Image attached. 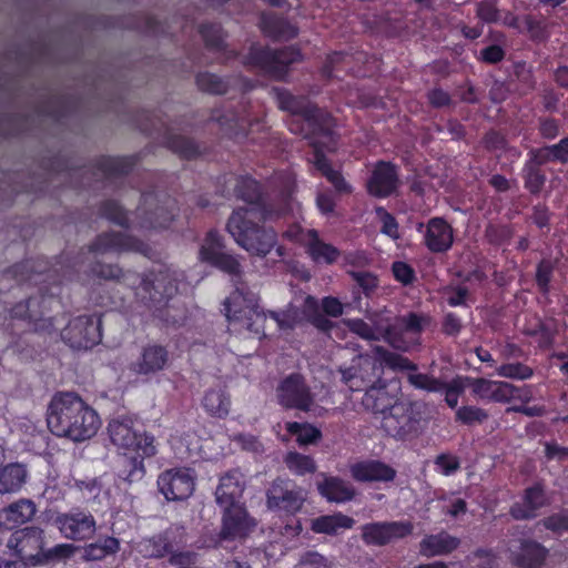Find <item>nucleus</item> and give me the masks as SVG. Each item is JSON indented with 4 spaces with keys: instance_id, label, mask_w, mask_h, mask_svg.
Here are the masks:
<instances>
[{
    "instance_id": "0e129e2a",
    "label": "nucleus",
    "mask_w": 568,
    "mask_h": 568,
    "mask_svg": "<svg viewBox=\"0 0 568 568\" xmlns=\"http://www.w3.org/2000/svg\"><path fill=\"white\" fill-rule=\"evenodd\" d=\"M170 146L185 158H191L195 154V148L193 143L181 136L173 139L170 142Z\"/></svg>"
},
{
    "instance_id": "e433bc0d",
    "label": "nucleus",
    "mask_w": 568,
    "mask_h": 568,
    "mask_svg": "<svg viewBox=\"0 0 568 568\" xmlns=\"http://www.w3.org/2000/svg\"><path fill=\"white\" fill-rule=\"evenodd\" d=\"M397 403L389 396L384 386H372L363 397V405L374 414L382 416L389 410V407Z\"/></svg>"
},
{
    "instance_id": "79ce46f5",
    "label": "nucleus",
    "mask_w": 568,
    "mask_h": 568,
    "mask_svg": "<svg viewBox=\"0 0 568 568\" xmlns=\"http://www.w3.org/2000/svg\"><path fill=\"white\" fill-rule=\"evenodd\" d=\"M304 314L294 305H288L282 312H270V321L274 322L282 332H290L300 325Z\"/></svg>"
},
{
    "instance_id": "b1692460",
    "label": "nucleus",
    "mask_w": 568,
    "mask_h": 568,
    "mask_svg": "<svg viewBox=\"0 0 568 568\" xmlns=\"http://www.w3.org/2000/svg\"><path fill=\"white\" fill-rule=\"evenodd\" d=\"M169 361L168 351L161 345H148L140 356L130 364V371L138 375H150L162 371Z\"/></svg>"
},
{
    "instance_id": "69168bd1",
    "label": "nucleus",
    "mask_w": 568,
    "mask_h": 568,
    "mask_svg": "<svg viewBox=\"0 0 568 568\" xmlns=\"http://www.w3.org/2000/svg\"><path fill=\"white\" fill-rule=\"evenodd\" d=\"M393 273L397 281L403 284H409L413 281V270L404 262H395L393 264Z\"/></svg>"
},
{
    "instance_id": "cd10ccee",
    "label": "nucleus",
    "mask_w": 568,
    "mask_h": 568,
    "mask_svg": "<svg viewBox=\"0 0 568 568\" xmlns=\"http://www.w3.org/2000/svg\"><path fill=\"white\" fill-rule=\"evenodd\" d=\"M453 230L450 225L440 217L428 221L425 234V244L432 252H445L453 244Z\"/></svg>"
},
{
    "instance_id": "a878e982",
    "label": "nucleus",
    "mask_w": 568,
    "mask_h": 568,
    "mask_svg": "<svg viewBox=\"0 0 568 568\" xmlns=\"http://www.w3.org/2000/svg\"><path fill=\"white\" fill-rule=\"evenodd\" d=\"M349 471L355 480L362 483L392 481L396 476L394 468L375 459L354 463Z\"/></svg>"
},
{
    "instance_id": "393cba45",
    "label": "nucleus",
    "mask_w": 568,
    "mask_h": 568,
    "mask_svg": "<svg viewBox=\"0 0 568 568\" xmlns=\"http://www.w3.org/2000/svg\"><path fill=\"white\" fill-rule=\"evenodd\" d=\"M36 504L31 499H19L0 510V530L18 528L34 517Z\"/></svg>"
},
{
    "instance_id": "8fccbe9b",
    "label": "nucleus",
    "mask_w": 568,
    "mask_h": 568,
    "mask_svg": "<svg viewBox=\"0 0 568 568\" xmlns=\"http://www.w3.org/2000/svg\"><path fill=\"white\" fill-rule=\"evenodd\" d=\"M469 387L468 377H457L448 385L444 384L445 400L449 407L454 408L458 404L459 395Z\"/></svg>"
},
{
    "instance_id": "4be33fe9",
    "label": "nucleus",
    "mask_w": 568,
    "mask_h": 568,
    "mask_svg": "<svg viewBox=\"0 0 568 568\" xmlns=\"http://www.w3.org/2000/svg\"><path fill=\"white\" fill-rule=\"evenodd\" d=\"M55 301L52 297L34 296L29 298L26 303L16 305L11 313L13 317L29 318L36 322V329L48 331L52 325L51 318H43L44 310H47Z\"/></svg>"
},
{
    "instance_id": "ea45409f",
    "label": "nucleus",
    "mask_w": 568,
    "mask_h": 568,
    "mask_svg": "<svg viewBox=\"0 0 568 568\" xmlns=\"http://www.w3.org/2000/svg\"><path fill=\"white\" fill-rule=\"evenodd\" d=\"M262 30L275 39H291L297 31L294 26L282 18L275 16H263L261 21Z\"/></svg>"
},
{
    "instance_id": "58836bf2",
    "label": "nucleus",
    "mask_w": 568,
    "mask_h": 568,
    "mask_svg": "<svg viewBox=\"0 0 568 568\" xmlns=\"http://www.w3.org/2000/svg\"><path fill=\"white\" fill-rule=\"evenodd\" d=\"M314 164L318 171L334 185L337 192L349 194L353 189L348 182L342 176V174L332 169L326 158L318 151L314 155Z\"/></svg>"
},
{
    "instance_id": "49530a36",
    "label": "nucleus",
    "mask_w": 568,
    "mask_h": 568,
    "mask_svg": "<svg viewBox=\"0 0 568 568\" xmlns=\"http://www.w3.org/2000/svg\"><path fill=\"white\" fill-rule=\"evenodd\" d=\"M376 351L379 354L382 363H384L389 368L395 371H416V365L413 364L408 358L381 347H376Z\"/></svg>"
},
{
    "instance_id": "2f4dec72",
    "label": "nucleus",
    "mask_w": 568,
    "mask_h": 568,
    "mask_svg": "<svg viewBox=\"0 0 568 568\" xmlns=\"http://www.w3.org/2000/svg\"><path fill=\"white\" fill-rule=\"evenodd\" d=\"M355 520L342 513L324 515L312 519L311 529L316 534L336 535L342 530L351 529Z\"/></svg>"
},
{
    "instance_id": "9d476101",
    "label": "nucleus",
    "mask_w": 568,
    "mask_h": 568,
    "mask_svg": "<svg viewBox=\"0 0 568 568\" xmlns=\"http://www.w3.org/2000/svg\"><path fill=\"white\" fill-rule=\"evenodd\" d=\"M276 396L278 403L285 408L308 412L314 404V396L310 387L298 374H292L284 378L277 386Z\"/></svg>"
},
{
    "instance_id": "4468645a",
    "label": "nucleus",
    "mask_w": 568,
    "mask_h": 568,
    "mask_svg": "<svg viewBox=\"0 0 568 568\" xmlns=\"http://www.w3.org/2000/svg\"><path fill=\"white\" fill-rule=\"evenodd\" d=\"M428 323L427 316L413 312L397 317L393 324L386 322V342L397 349L406 351L409 344L404 336L419 335Z\"/></svg>"
},
{
    "instance_id": "5701e85b",
    "label": "nucleus",
    "mask_w": 568,
    "mask_h": 568,
    "mask_svg": "<svg viewBox=\"0 0 568 568\" xmlns=\"http://www.w3.org/2000/svg\"><path fill=\"white\" fill-rule=\"evenodd\" d=\"M244 490V480L241 473L234 470L221 477L215 490V501L223 509L241 505L240 498Z\"/></svg>"
},
{
    "instance_id": "a18cd8bd",
    "label": "nucleus",
    "mask_w": 568,
    "mask_h": 568,
    "mask_svg": "<svg viewBox=\"0 0 568 568\" xmlns=\"http://www.w3.org/2000/svg\"><path fill=\"white\" fill-rule=\"evenodd\" d=\"M286 430L296 436V440L300 445H310L316 443L322 434L321 430L310 424H301L296 422H290L286 424Z\"/></svg>"
},
{
    "instance_id": "6ab92c4d",
    "label": "nucleus",
    "mask_w": 568,
    "mask_h": 568,
    "mask_svg": "<svg viewBox=\"0 0 568 568\" xmlns=\"http://www.w3.org/2000/svg\"><path fill=\"white\" fill-rule=\"evenodd\" d=\"M398 183L396 168L389 162L381 161L372 170L366 185L371 195L386 197L396 191Z\"/></svg>"
},
{
    "instance_id": "412c9836",
    "label": "nucleus",
    "mask_w": 568,
    "mask_h": 568,
    "mask_svg": "<svg viewBox=\"0 0 568 568\" xmlns=\"http://www.w3.org/2000/svg\"><path fill=\"white\" fill-rule=\"evenodd\" d=\"M8 546L24 559H36L42 551L43 531L37 527L18 530L10 537Z\"/></svg>"
},
{
    "instance_id": "4c0bfd02",
    "label": "nucleus",
    "mask_w": 568,
    "mask_h": 568,
    "mask_svg": "<svg viewBox=\"0 0 568 568\" xmlns=\"http://www.w3.org/2000/svg\"><path fill=\"white\" fill-rule=\"evenodd\" d=\"M308 234L307 252L311 257L317 263L331 264L335 262L339 255L338 251L334 246L322 242L314 231H308Z\"/></svg>"
},
{
    "instance_id": "0eeeda50",
    "label": "nucleus",
    "mask_w": 568,
    "mask_h": 568,
    "mask_svg": "<svg viewBox=\"0 0 568 568\" xmlns=\"http://www.w3.org/2000/svg\"><path fill=\"white\" fill-rule=\"evenodd\" d=\"M301 59V53L294 48L280 51L253 48L248 57L250 63L261 67L275 79H282L287 71V67Z\"/></svg>"
},
{
    "instance_id": "9b49d317",
    "label": "nucleus",
    "mask_w": 568,
    "mask_h": 568,
    "mask_svg": "<svg viewBox=\"0 0 568 568\" xmlns=\"http://www.w3.org/2000/svg\"><path fill=\"white\" fill-rule=\"evenodd\" d=\"M61 337L72 348H90L101 339L99 323L91 316H79L69 322Z\"/></svg>"
},
{
    "instance_id": "ddd939ff",
    "label": "nucleus",
    "mask_w": 568,
    "mask_h": 568,
    "mask_svg": "<svg viewBox=\"0 0 568 568\" xmlns=\"http://www.w3.org/2000/svg\"><path fill=\"white\" fill-rule=\"evenodd\" d=\"M54 525L68 539L84 540L91 538L97 529L94 517L84 510H71L59 514L54 518Z\"/></svg>"
},
{
    "instance_id": "7ed1b4c3",
    "label": "nucleus",
    "mask_w": 568,
    "mask_h": 568,
    "mask_svg": "<svg viewBox=\"0 0 568 568\" xmlns=\"http://www.w3.org/2000/svg\"><path fill=\"white\" fill-rule=\"evenodd\" d=\"M111 442L120 449L132 453L131 469L125 479L130 483L139 481L145 474L144 458L156 454L154 437L146 434L129 417L113 418L108 426Z\"/></svg>"
},
{
    "instance_id": "6e6552de",
    "label": "nucleus",
    "mask_w": 568,
    "mask_h": 568,
    "mask_svg": "<svg viewBox=\"0 0 568 568\" xmlns=\"http://www.w3.org/2000/svg\"><path fill=\"white\" fill-rule=\"evenodd\" d=\"M195 473L185 467L172 468L158 477V487L168 500H184L195 489Z\"/></svg>"
},
{
    "instance_id": "e2e57ef3",
    "label": "nucleus",
    "mask_w": 568,
    "mask_h": 568,
    "mask_svg": "<svg viewBox=\"0 0 568 568\" xmlns=\"http://www.w3.org/2000/svg\"><path fill=\"white\" fill-rule=\"evenodd\" d=\"M436 465L443 475L448 476L459 468V462L456 457L440 455L436 458Z\"/></svg>"
},
{
    "instance_id": "338daca9",
    "label": "nucleus",
    "mask_w": 568,
    "mask_h": 568,
    "mask_svg": "<svg viewBox=\"0 0 568 568\" xmlns=\"http://www.w3.org/2000/svg\"><path fill=\"white\" fill-rule=\"evenodd\" d=\"M352 276L365 293L373 291L377 286V278L371 273L354 272Z\"/></svg>"
},
{
    "instance_id": "4d7b16f0",
    "label": "nucleus",
    "mask_w": 568,
    "mask_h": 568,
    "mask_svg": "<svg viewBox=\"0 0 568 568\" xmlns=\"http://www.w3.org/2000/svg\"><path fill=\"white\" fill-rule=\"evenodd\" d=\"M302 568H334V562L317 551H307L300 559Z\"/></svg>"
},
{
    "instance_id": "7c9ffc66",
    "label": "nucleus",
    "mask_w": 568,
    "mask_h": 568,
    "mask_svg": "<svg viewBox=\"0 0 568 568\" xmlns=\"http://www.w3.org/2000/svg\"><path fill=\"white\" fill-rule=\"evenodd\" d=\"M317 488L323 497L334 503L348 501L355 495L353 486L338 477H325Z\"/></svg>"
},
{
    "instance_id": "423d86ee",
    "label": "nucleus",
    "mask_w": 568,
    "mask_h": 568,
    "mask_svg": "<svg viewBox=\"0 0 568 568\" xmlns=\"http://www.w3.org/2000/svg\"><path fill=\"white\" fill-rule=\"evenodd\" d=\"M306 498L307 493L302 487L290 480L276 479L266 493V505L271 510L294 515L302 509Z\"/></svg>"
},
{
    "instance_id": "39448f33",
    "label": "nucleus",
    "mask_w": 568,
    "mask_h": 568,
    "mask_svg": "<svg viewBox=\"0 0 568 568\" xmlns=\"http://www.w3.org/2000/svg\"><path fill=\"white\" fill-rule=\"evenodd\" d=\"M225 316L230 326L236 331H247L253 334H264L267 315L258 310L253 296L247 297L236 290L224 303Z\"/></svg>"
},
{
    "instance_id": "f704fd0d",
    "label": "nucleus",
    "mask_w": 568,
    "mask_h": 568,
    "mask_svg": "<svg viewBox=\"0 0 568 568\" xmlns=\"http://www.w3.org/2000/svg\"><path fill=\"white\" fill-rule=\"evenodd\" d=\"M546 557V549L539 544L524 541L520 545V552L513 554V560L523 568H538Z\"/></svg>"
},
{
    "instance_id": "37998d69",
    "label": "nucleus",
    "mask_w": 568,
    "mask_h": 568,
    "mask_svg": "<svg viewBox=\"0 0 568 568\" xmlns=\"http://www.w3.org/2000/svg\"><path fill=\"white\" fill-rule=\"evenodd\" d=\"M286 468L295 476H305L316 471V463L311 456L297 452H288L284 456Z\"/></svg>"
},
{
    "instance_id": "052dcab7",
    "label": "nucleus",
    "mask_w": 568,
    "mask_h": 568,
    "mask_svg": "<svg viewBox=\"0 0 568 568\" xmlns=\"http://www.w3.org/2000/svg\"><path fill=\"white\" fill-rule=\"evenodd\" d=\"M103 215L110 221L124 226L126 225V216L116 202L109 201L103 205Z\"/></svg>"
},
{
    "instance_id": "774afa93",
    "label": "nucleus",
    "mask_w": 568,
    "mask_h": 568,
    "mask_svg": "<svg viewBox=\"0 0 568 568\" xmlns=\"http://www.w3.org/2000/svg\"><path fill=\"white\" fill-rule=\"evenodd\" d=\"M555 161L568 162V138L560 140L557 144L550 145Z\"/></svg>"
},
{
    "instance_id": "09e8293b",
    "label": "nucleus",
    "mask_w": 568,
    "mask_h": 568,
    "mask_svg": "<svg viewBox=\"0 0 568 568\" xmlns=\"http://www.w3.org/2000/svg\"><path fill=\"white\" fill-rule=\"evenodd\" d=\"M487 418L488 414L479 407L463 406L456 410V420L466 425L481 424Z\"/></svg>"
},
{
    "instance_id": "5fc2aeb1",
    "label": "nucleus",
    "mask_w": 568,
    "mask_h": 568,
    "mask_svg": "<svg viewBox=\"0 0 568 568\" xmlns=\"http://www.w3.org/2000/svg\"><path fill=\"white\" fill-rule=\"evenodd\" d=\"M201 34L207 47L217 50L224 48L223 32L219 26L204 24L201 27Z\"/></svg>"
},
{
    "instance_id": "6e6d98bb",
    "label": "nucleus",
    "mask_w": 568,
    "mask_h": 568,
    "mask_svg": "<svg viewBox=\"0 0 568 568\" xmlns=\"http://www.w3.org/2000/svg\"><path fill=\"white\" fill-rule=\"evenodd\" d=\"M375 213L382 223V233L388 235L392 239H398V224L384 207L378 206L375 209Z\"/></svg>"
},
{
    "instance_id": "f257e3e1",
    "label": "nucleus",
    "mask_w": 568,
    "mask_h": 568,
    "mask_svg": "<svg viewBox=\"0 0 568 568\" xmlns=\"http://www.w3.org/2000/svg\"><path fill=\"white\" fill-rule=\"evenodd\" d=\"M237 194L248 203L233 212L226 224L227 232L239 246L254 256H266L276 245L274 230L261 226L260 223L271 217L264 205L256 203L260 199L258 185L254 180H245L237 189Z\"/></svg>"
},
{
    "instance_id": "c9c22d12",
    "label": "nucleus",
    "mask_w": 568,
    "mask_h": 568,
    "mask_svg": "<svg viewBox=\"0 0 568 568\" xmlns=\"http://www.w3.org/2000/svg\"><path fill=\"white\" fill-rule=\"evenodd\" d=\"M278 106L282 110L294 114H301L307 120H314L318 116V110L312 106L306 100L292 95L288 92L277 94Z\"/></svg>"
},
{
    "instance_id": "aec40b11",
    "label": "nucleus",
    "mask_w": 568,
    "mask_h": 568,
    "mask_svg": "<svg viewBox=\"0 0 568 568\" xmlns=\"http://www.w3.org/2000/svg\"><path fill=\"white\" fill-rule=\"evenodd\" d=\"M375 369V362L371 357L359 355L353 359L349 367H341L339 374L351 390H361L376 376Z\"/></svg>"
},
{
    "instance_id": "de8ad7c7",
    "label": "nucleus",
    "mask_w": 568,
    "mask_h": 568,
    "mask_svg": "<svg viewBox=\"0 0 568 568\" xmlns=\"http://www.w3.org/2000/svg\"><path fill=\"white\" fill-rule=\"evenodd\" d=\"M196 83L202 91L215 94H222L227 92L226 82L220 77L212 73L199 74L196 78Z\"/></svg>"
},
{
    "instance_id": "473e14b6",
    "label": "nucleus",
    "mask_w": 568,
    "mask_h": 568,
    "mask_svg": "<svg viewBox=\"0 0 568 568\" xmlns=\"http://www.w3.org/2000/svg\"><path fill=\"white\" fill-rule=\"evenodd\" d=\"M373 324H368L363 320H347L345 325L351 332L366 341H386V321L383 317L372 320Z\"/></svg>"
},
{
    "instance_id": "603ef678",
    "label": "nucleus",
    "mask_w": 568,
    "mask_h": 568,
    "mask_svg": "<svg viewBox=\"0 0 568 568\" xmlns=\"http://www.w3.org/2000/svg\"><path fill=\"white\" fill-rule=\"evenodd\" d=\"M497 374L506 378L527 379L532 375V369L521 363H508L499 366Z\"/></svg>"
},
{
    "instance_id": "3c124183",
    "label": "nucleus",
    "mask_w": 568,
    "mask_h": 568,
    "mask_svg": "<svg viewBox=\"0 0 568 568\" xmlns=\"http://www.w3.org/2000/svg\"><path fill=\"white\" fill-rule=\"evenodd\" d=\"M33 270V265L31 262H24L21 264H17L10 270H8L2 278H1V288H4L7 285L2 284V282L14 280L17 283H22L26 281H31L32 275L31 271Z\"/></svg>"
},
{
    "instance_id": "13d9d810",
    "label": "nucleus",
    "mask_w": 568,
    "mask_h": 568,
    "mask_svg": "<svg viewBox=\"0 0 568 568\" xmlns=\"http://www.w3.org/2000/svg\"><path fill=\"white\" fill-rule=\"evenodd\" d=\"M526 186L530 192L537 193L540 191L545 183V175L541 171L532 164H527L525 168Z\"/></svg>"
},
{
    "instance_id": "bb28decb",
    "label": "nucleus",
    "mask_w": 568,
    "mask_h": 568,
    "mask_svg": "<svg viewBox=\"0 0 568 568\" xmlns=\"http://www.w3.org/2000/svg\"><path fill=\"white\" fill-rule=\"evenodd\" d=\"M223 513L221 540L242 538L253 526L242 505H235L234 508L225 509Z\"/></svg>"
},
{
    "instance_id": "864d4df0",
    "label": "nucleus",
    "mask_w": 568,
    "mask_h": 568,
    "mask_svg": "<svg viewBox=\"0 0 568 568\" xmlns=\"http://www.w3.org/2000/svg\"><path fill=\"white\" fill-rule=\"evenodd\" d=\"M408 381L414 387L419 389L435 393L444 389V383L426 374H410Z\"/></svg>"
},
{
    "instance_id": "f03ea898",
    "label": "nucleus",
    "mask_w": 568,
    "mask_h": 568,
    "mask_svg": "<svg viewBox=\"0 0 568 568\" xmlns=\"http://www.w3.org/2000/svg\"><path fill=\"white\" fill-rule=\"evenodd\" d=\"M47 423L54 435L73 442L92 438L101 426L97 412L74 393H59L52 397Z\"/></svg>"
},
{
    "instance_id": "a211bd4d",
    "label": "nucleus",
    "mask_w": 568,
    "mask_h": 568,
    "mask_svg": "<svg viewBox=\"0 0 568 568\" xmlns=\"http://www.w3.org/2000/svg\"><path fill=\"white\" fill-rule=\"evenodd\" d=\"M473 394L483 400L507 403L519 397V390L507 382L468 377Z\"/></svg>"
},
{
    "instance_id": "72a5a7b5",
    "label": "nucleus",
    "mask_w": 568,
    "mask_h": 568,
    "mask_svg": "<svg viewBox=\"0 0 568 568\" xmlns=\"http://www.w3.org/2000/svg\"><path fill=\"white\" fill-rule=\"evenodd\" d=\"M545 504V494L539 486L526 490L523 505L517 504L511 508L515 519H527L535 515V510Z\"/></svg>"
},
{
    "instance_id": "c756f323",
    "label": "nucleus",
    "mask_w": 568,
    "mask_h": 568,
    "mask_svg": "<svg viewBox=\"0 0 568 568\" xmlns=\"http://www.w3.org/2000/svg\"><path fill=\"white\" fill-rule=\"evenodd\" d=\"M28 470L20 463H12L0 468V494H16L27 483Z\"/></svg>"
},
{
    "instance_id": "c85d7f7f",
    "label": "nucleus",
    "mask_w": 568,
    "mask_h": 568,
    "mask_svg": "<svg viewBox=\"0 0 568 568\" xmlns=\"http://www.w3.org/2000/svg\"><path fill=\"white\" fill-rule=\"evenodd\" d=\"M460 540L446 531L425 536L419 544V552L424 557L448 555L458 548Z\"/></svg>"
},
{
    "instance_id": "20e7f679",
    "label": "nucleus",
    "mask_w": 568,
    "mask_h": 568,
    "mask_svg": "<svg viewBox=\"0 0 568 568\" xmlns=\"http://www.w3.org/2000/svg\"><path fill=\"white\" fill-rule=\"evenodd\" d=\"M93 273L102 278H120L125 285L135 291V295L142 300H158L161 297H171L178 291V281L182 275L175 270L165 268L159 271L154 281H150L134 272L123 273L116 265H98Z\"/></svg>"
},
{
    "instance_id": "a19ab883",
    "label": "nucleus",
    "mask_w": 568,
    "mask_h": 568,
    "mask_svg": "<svg viewBox=\"0 0 568 568\" xmlns=\"http://www.w3.org/2000/svg\"><path fill=\"white\" fill-rule=\"evenodd\" d=\"M230 398L222 389L209 390L203 398V406L212 416H226L230 410Z\"/></svg>"
},
{
    "instance_id": "c03bdc74",
    "label": "nucleus",
    "mask_w": 568,
    "mask_h": 568,
    "mask_svg": "<svg viewBox=\"0 0 568 568\" xmlns=\"http://www.w3.org/2000/svg\"><path fill=\"white\" fill-rule=\"evenodd\" d=\"M120 548L119 540L113 537H106L84 547V558L87 560H101L109 555L115 554Z\"/></svg>"
},
{
    "instance_id": "680f3d73",
    "label": "nucleus",
    "mask_w": 568,
    "mask_h": 568,
    "mask_svg": "<svg viewBox=\"0 0 568 568\" xmlns=\"http://www.w3.org/2000/svg\"><path fill=\"white\" fill-rule=\"evenodd\" d=\"M477 14L486 22H495L498 20V10L493 1L478 3Z\"/></svg>"
},
{
    "instance_id": "f3484780",
    "label": "nucleus",
    "mask_w": 568,
    "mask_h": 568,
    "mask_svg": "<svg viewBox=\"0 0 568 568\" xmlns=\"http://www.w3.org/2000/svg\"><path fill=\"white\" fill-rule=\"evenodd\" d=\"M91 248L97 254L106 252H135L144 256H150L151 252L146 243L123 232H111L99 235Z\"/></svg>"
},
{
    "instance_id": "f8f14e48",
    "label": "nucleus",
    "mask_w": 568,
    "mask_h": 568,
    "mask_svg": "<svg viewBox=\"0 0 568 568\" xmlns=\"http://www.w3.org/2000/svg\"><path fill=\"white\" fill-rule=\"evenodd\" d=\"M418 422L406 403H394L382 417V428L396 439H406L417 430Z\"/></svg>"
},
{
    "instance_id": "2eb2a0df",
    "label": "nucleus",
    "mask_w": 568,
    "mask_h": 568,
    "mask_svg": "<svg viewBox=\"0 0 568 568\" xmlns=\"http://www.w3.org/2000/svg\"><path fill=\"white\" fill-rule=\"evenodd\" d=\"M223 250L222 236L215 231H210L201 245L199 258L223 272L237 274L240 272V262L233 255L224 253Z\"/></svg>"
},
{
    "instance_id": "bf43d9fd",
    "label": "nucleus",
    "mask_w": 568,
    "mask_h": 568,
    "mask_svg": "<svg viewBox=\"0 0 568 568\" xmlns=\"http://www.w3.org/2000/svg\"><path fill=\"white\" fill-rule=\"evenodd\" d=\"M552 271H554V263L548 260H542L537 267L536 281H537L539 288L542 292H547L549 288V283L551 280Z\"/></svg>"
},
{
    "instance_id": "dca6fc26",
    "label": "nucleus",
    "mask_w": 568,
    "mask_h": 568,
    "mask_svg": "<svg viewBox=\"0 0 568 568\" xmlns=\"http://www.w3.org/2000/svg\"><path fill=\"white\" fill-rule=\"evenodd\" d=\"M145 207H139L138 219L133 225L134 229L149 230L166 227L173 220L174 203L168 200L163 205H160L153 195L144 197Z\"/></svg>"
},
{
    "instance_id": "1a4fd4ad",
    "label": "nucleus",
    "mask_w": 568,
    "mask_h": 568,
    "mask_svg": "<svg viewBox=\"0 0 568 568\" xmlns=\"http://www.w3.org/2000/svg\"><path fill=\"white\" fill-rule=\"evenodd\" d=\"M362 539L368 546H385L409 536L414 525L407 520L376 521L362 526Z\"/></svg>"
}]
</instances>
